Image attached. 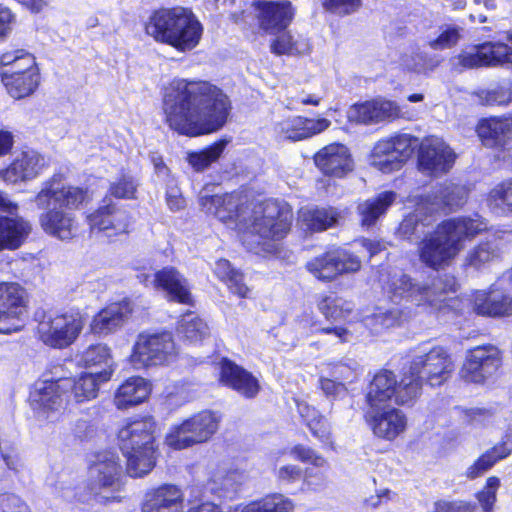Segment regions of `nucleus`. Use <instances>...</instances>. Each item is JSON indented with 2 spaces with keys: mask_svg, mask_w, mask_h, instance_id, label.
<instances>
[{
  "mask_svg": "<svg viewBox=\"0 0 512 512\" xmlns=\"http://www.w3.org/2000/svg\"><path fill=\"white\" fill-rule=\"evenodd\" d=\"M230 109L228 96L207 81L175 80L163 99L168 126L189 137L221 129L228 119Z\"/></svg>",
  "mask_w": 512,
  "mask_h": 512,
  "instance_id": "f257e3e1",
  "label": "nucleus"
},
{
  "mask_svg": "<svg viewBox=\"0 0 512 512\" xmlns=\"http://www.w3.org/2000/svg\"><path fill=\"white\" fill-rule=\"evenodd\" d=\"M87 189L62 182L54 175L44 181L36 194L34 202L44 212L39 216L43 231L61 241L75 238L79 224L73 211L89 201Z\"/></svg>",
  "mask_w": 512,
  "mask_h": 512,
  "instance_id": "f03ea898",
  "label": "nucleus"
},
{
  "mask_svg": "<svg viewBox=\"0 0 512 512\" xmlns=\"http://www.w3.org/2000/svg\"><path fill=\"white\" fill-rule=\"evenodd\" d=\"M486 229L487 223L479 215L475 218L461 217L443 221L419 242V258L435 270L448 266L464 248L466 240Z\"/></svg>",
  "mask_w": 512,
  "mask_h": 512,
  "instance_id": "7ed1b4c3",
  "label": "nucleus"
},
{
  "mask_svg": "<svg viewBox=\"0 0 512 512\" xmlns=\"http://www.w3.org/2000/svg\"><path fill=\"white\" fill-rule=\"evenodd\" d=\"M123 487V469L119 457L111 451L100 452L89 467V482L83 491L70 486L57 487L59 496L67 502L108 504L120 501L118 493Z\"/></svg>",
  "mask_w": 512,
  "mask_h": 512,
  "instance_id": "20e7f679",
  "label": "nucleus"
},
{
  "mask_svg": "<svg viewBox=\"0 0 512 512\" xmlns=\"http://www.w3.org/2000/svg\"><path fill=\"white\" fill-rule=\"evenodd\" d=\"M455 285V279L450 276L416 283L408 275L395 272L389 276L384 289L391 302L404 309L423 306L437 311L444 306L447 293L455 291Z\"/></svg>",
  "mask_w": 512,
  "mask_h": 512,
  "instance_id": "39448f33",
  "label": "nucleus"
},
{
  "mask_svg": "<svg viewBox=\"0 0 512 512\" xmlns=\"http://www.w3.org/2000/svg\"><path fill=\"white\" fill-rule=\"evenodd\" d=\"M156 430L157 424L150 416L128 419L119 429V445L127 459V472L130 476L142 477L155 466Z\"/></svg>",
  "mask_w": 512,
  "mask_h": 512,
  "instance_id": "423d86ee",
  "label": "nucleus"
},
{
  "mask_svg": "<svg viewBox=\"0 0 512 512\" xmlns=\"http://www.w3.org/2000/svg\"><path fill=\"white\" fill-rule=\"evenodd\" d=\"M418 397L417 381L409 379L404 372L398 381L396 375L390 370H381L371 380L366 394L369 408L380 407L382 403L393 401L397 405H405Z\"/></svg>",
  "mask_w": 512,
  "mask_h": 512,
  "instance_id": "0eeeda50",
  "label": "nucleus"
},
{
  "mask_svg": "<svg viewBox=\"0 0 512 512\" xmlns=\"http://www.w3.org/2000/svg\"><path fill=\"white\" fill-rule=\"evenodd\" d=\"M220 418L212 411L204 410L171 427L166 435V444L175 450H182L205 443L217 432Z\"/></svg>",
  "mask_w": 512,
  "mask_h": 512,
  "instance_id": "6e6552de",
  "label": "nucleus"
},
{
  "mask_svg": "<svg viewBox=\"0 0 512 512\" xmlns=\"http://www.w3.org/2000/svg\"><path fill=\"white\" fill-rule=\"evenodd\" d=\"M453 370L454 364L448 351L442 346H435L426 353L416 355L407 374L409 379L417 381L419 396L423 382L432 387L440 386L450 378Z\"/></svg>",
  "mask_w": 512,
  "mask_h": 512,
  "instance_id": "1a4fd4ad",
  "label": "nucleus"
},
{
  "mask_svg": "<svg viewBox=\"0 0 512 512\" xmlns=\"http://www.w3.org/2000/svg\"><path fill=\"white\" fill-rule=\"evenodd\" d=\"M85 318L79 311H68L63 314H49L38 323L39 339L52 348H66L81 333Z\"/></svg>",
  "mask_w": 512,
  "mask_h": 512,
  "instance_id": "9d476101",
  "label": "nucleus"
},
{
  "mask_svg": "<svg viewBox=\"0 0 512 512\" xmlns=\"http://www.w3.org/2000/svg\"><path fill=\"white\" fill-rule=\"evenodd\" d=\"M177 354L178 349L170 332L142 333L137 338L131 357L135 365L149 367L169 364Z\"/></svg>",
  "mask_w": 512,
  "mask_h": 512,
  "instance_id": "9b49d317",
  "label": "nucleus"
},
{
  "mask_svg": "<svg viewBox=\"0 0 512 512\" xmlns=\"http://www.w3.org/2000/svg\"><path fill=\"white\" fill-rule=\"evenodd\" d=\"M456 70L512 66V47L500 41H486L451 58Z\"/></svg>",
  "mask_w": 512,
  "mask_h": 512,
  "instance_id": "f8f14e48",
  "label": "nucleus"
},
{
  "mask_svg": "<svg viewBox=\"0 0 512 512\" xmlns=\"http://www.w3.org/2000/svg\"><path fill=\"white\" fill-rule=\"evenodd\" d=\"M27 291L17 282H0V334L19 332L28 310Z\"/></svg>",
  "mask_w": 512,
  "mask_h": 512,
  "instance_id": "ddd939ff",
  "label": "nucleus"
},
{
  "mask_svg": "<svg viewBox=\"0 0 512 512\" xmlns=\"http://www.w3.org/2000/svg\"><path fill=\"white\" fill-rule=\"evenodd\" d=\"M292 218L287 204L267 201L262 208V215L255 217L251 230L263 240V244L267 241H279L289 232Z\"/></svg>",
  "mask_w": 512,
  "mask_h": 512,
  "instance_id": "4468645a",
  "label": "nucleus"
},
{
  "mask_svg": "<svg viewBox=\"0 0 512 512\" xmlns=\"http://www.w3.org/2000/svg\"><path fill=\"white\" fill-rule=\"evenodd\" d=\"M30 405L39 420H53L69 402L62 390L61 379L38 380L30 392Z\"/></svg>",
  "mask_w": 512,
  "mask_h": 512,
  "instance_id": "2eb2a0df",
  "label": "nucleus"
},
{
  "mask_svg": "<svg viewBox=\"0 0 512 512\" xmlns=\"http://www.w3.org/2000/svg\"><path fill=\"white\" fill-rule=\"evenodd\" d=\"M500 365L501 357L497 347L478 346L468 351L460 376L466 382L484 383L497 372Z\"/></svg>",
  "mask_w": 512,
  "mask_h": 512,
  "instance_id": "dca6fc26",
  "label": "nucleus"
},
{
  "mask_svg": "<svg viewBox=\"0 0 512 512\" xmlns=\"http://www.w3.org/2000/svg\"><path fill=\"white\" fill-rule=\"evenodd\" d=\"M306 267L317 279L331 281L343 273L358 271L361 261L346 250L336 249L315 257Z\"/></svg>",
  "mask_w": 512,
  "mask_h": 512,
  "instance_id": "f3484780",
  "label": "nucleus"
},
{
  "mask_svg": "<svg viewBox=\"0 0 512 512\" xmlns=\"http://www.w3.org/2000/svg\"><path fill=\"white\" fill-rule=\"evenodd\" d=\"M454 151L440 138H424L419 146L418 164L422 172L439 176L447 173L455 162Z\"/></svg>",
  "mask_w": 512,
  "mask_h": 512,
  "instance_id": "a211bd4d",
  "label": "nucleus"
},
{
  "mask_svg": "<svg viewBox=\"0 0 512 512\" xmlns=\"http://www.w3.org/2000/svg\"><path fill=\"white\" fill-rule=\"evenodd\" d=\"M365 419L374 436L386 441H394L403 435L408 427L406 414L395 407L369 408Z\"/></svg>",
  "mask_w": 512,
  "mask_h": 512,
  "instance_id": "6ab92c4d",
  "label": "nucleus"
},
{
  "mask_svg": "<svg viewBox=\"0 0 512 512\" xmlns=\"http://www.w3.org/2000/svg\"><path fill=\"white\" fill-rule=\"evenodd\" d=\"M400 114L398 105L390 100L375 99L352 105L347 111V118L356 124H375L393 119Z\"/></svg>",
  "mask_w": 512,
  "mask_h": 512,
  "instance_id": "aec40b11",
  "label": "nucleus"
},
{
  "mask_svg": "<svg viewBox=\"0 0 512 512\" xmlns=\"http://www.w3.org/2000/svg\"><path fill=\"white\" fill-rule=\"evenodd\" d=\"M259 26L268 34H277L285 30L291 23L294 11L288 1L255 3Z\"/></svg>",
  "mask_w": 512,
  "mask_h": 512,
  "instance_id": "412c9836",
  "label": "nucleus"
},
{
  "mask_svg": "<svg viewBox=\"0 0 512 512\" xmlns=\"http://www.w3.org/2000/svg\"><path fill=\"white\" fill-rule=\"evenodd\" d=\"M87 221L92 232H103L111 237L128 232L130 216L125 210L107 204L89 214Z\"/></svg>",
  "mask_w": 512,
  "mask_h": 512,
  "instance_id": "4be33fe9",
  "label": "nucleus"
},
{
  "mask_svg": "<svg viewBox=\"0 0 512 512\" xmlns=\"http://www.w3.org/2000/svg\"><path fill=\"white\" fill-rule=\"evenodd\" d=\"M330 121L325 118L311 119L293 116L274 125L276 135L285 140L299 141L310 138L326 130Z\"/></svg>",
  "mask_w": 512,
  "mask_h": 512,
  "instance_id": "5701e85b",
  "label": "nucleus"
},
{
  "mask_svg": "<svg viewBox=\"0 0 512 512\" xmlns=\"http://www.w3.org/2000/svg\"><path fill=\"white\" fill-rule=\"evenodd\" d=\"M314 162L324 174L335 177H343L353 169L351 154L340 143H332L319 150Z\"/></svg>",
  "mask_w": 512,
  "mask_h": 512,
  "instance_id": "b1692460",
  "label": "nucleus"
},
{
  "mask_svg": "<svg viewBox=\"0 0 512 512\" xmlns=\"http://www.w3.org/2000/svg\"><path fill=\"white\" fill-rule=\"evenodd\" d=\"M132 312L133 304L130 300L112 303L93 317L90 330L93 334L99 336L114 333L123 326Z\"/></svg>",
  "mask_w": 512,
  "mask_h": 512,
  "instance_id": "393cba45",
  "label": "nucleus"
},
{
  "mask_svg": "<svg viewBox=\"0 0 512 512\" xmlns=\"http://www.w3.org/2000/svg\"><path fill=\"white\" fill-rule=\"evenodd\" d=\"M199 204L203 211L224 223L241 221L238 199L232 194H210L209 188L206 187L200 192Z\"/></svg>",
  "mask_w": 512,
  "mask_h": 512,
  "instance_id": "a878e982",
  "label": "nucleus"
},
{
  "mask_svg": "<svg viewBox=\"0 0 512 512\" xmlns=\"http://www.w3.org/2000/svg\"><path fill=\"white\" fill-rule=\"evenodd\" d=\"M153 287L166 293L171 301L191 304L192 295L187 279L174 267H165L153 276Z\"/></svg>",
  "mask_w": 512,
  "mask_h": 512,
  "instance_id": "bb28decb",
  "label": "nucleus"
},
{
  "mask_svg": "<svg viewBox=\"0 0 512 512\" xmlns=\"http://www.w3.org/2000/svg\"><path fill=\"white\" fill-rule=\"evenodd\" d=\"M202 34L201 22L191 10L184 8L168 45L179 52H187L199 44Z\"/></svg>",
  "mask_w": 512,
  "mask_h": 512,
  "instance_id": "cd10ccee",
  "label": "nucleus"
},
{
  "mask_svg": "<svg viewBox=\"0 0 512 512\" xmlns=\"http://www.w3.org/2000/svg\"><path fill=\"white\" fill-rule=\"evenodd\" d=\"M220 381L246 398L255 397L260 390L258 380L250 372L227 359L221 362Z\"/></svg>",
  "mask_w": 512,
  "mask_h": 512,
  "instance_id": "c85d7f7f",
  "label": "nucleus"
},
{
  "mask_svg": "<svg viewBox=\"0 0 512 512\" xmlns=\"http://www.w3.org/2000/svg\"><path fill=\"white\" fill-rule=\"evenodd\" d=\"M45 167L44 157L35 150L22 151L4 171L3 179L9 183L36 178Z\"/></svg>",
  "mask_w": 512,
  "mask_h": 512,
  "instance_id": "c756f323",
  "label": "nucleus"
},
{
  "mask_svg": "<svg viewBox=\"0 0 512 512\" xmlns=\"http://www.w3.org/2000/svg\"><path fill=\"white\" fill-rule=\"evenodd\" d=\"M183 9V7H174L154 11L145 25L146 33L155 41L168 45L182 16Z\"/></svg>",
  "mask_w": 512,
  "mask_h": 512,
  "instance_id": "7c9ffc66",
  "label": "nucleus"
},
{
  "mask_svg": "<svg viewBox=\"0 0 512 512\" xmlns=\"http://www.w3.org/2000/svg\"><path fill=\"white\" fill-rule=\"evenodd\" d=\"M143 512H182L183 493L179 487L162 485L146 494Z\"/></svg>",
  "mask_w": 512,
  "mask_h": 512,
  "instance_id": "2f4dec72",
  "label": "nucleus"
},
{
  "mask_svg": "<svg viewBox=\"0 0 512 512\" xmlns=\"http://www.w3.org/2000/svg\"><path fill=\"white\" fill-rule=\"evenodd\" d=\"M474 311L482 316L500 317L512 315V297L497 289L477 291L473 300Z\"/></svg>",
  "mask_w": 512,
  "mask_h": 512,
  "instance_id": "473e14b6",
  "label": "nucleus"
},
{
  "mask_svg": "<svg viewBox=\"0 0 512 512\" xmlns=\"http://www.w3.org/2000/svg\"><path fill=\"white\" fill-rule=\"evenodd\" d=\"M80 362L100 381H109L115 371V362L110 348L104 344L89 346L80 357Z\"/></svg>",
  "mask_w": 512,
  "mask_h": 512,
  "instance_id": "72a5a7b5",
  "label": "nucleus"
},
{
  "mask_svg": "<svg viewBox=\"0 0 512 512\" xmlns=\"http://www.w3.org/2000/svg\"><path fill=\"white\" fill-rule=\"evenodd\" d=\"M151 392V384L143 377L126 379L114 394V404L120 409H128L144 402Z\"/></svg>",
  "mask_w": 512,
  "mask_h": 512,
  "instance_id": "f704fd0d",
  "label": "nucleus"
},
{
  "mask_svg": "<svg viewBox=\"0 0 512 512\" xmlns=\"http://www.w3.org/2000/svg\"><path fill=\"white\" fill-rule=\"evenodd\" d=\"M468 195V190L465 186L457 185L451 182H446L440 185L433 195L422 197L427 201L429 213L434 214L443 208L454 209L462 206Z\"/></svg>",
  "mask_w": 512,
  "mask_h": 512,
  "instance_id": "c9c22d12",
  "label": "nucleus"
},
{
  "mask_svg": "<svg viewBox=\"0 0 512 512\" xmlns=\"http://www.w3.org/2000/svg\"><path fill=\"white\" fill-rule=\"evenodd\" d=\"M477 134L487 147H502L512 136V120L502 117L485 118L477 125Z\"/></svg>",
  "mask_w": 512,
  "mask_h": 512,
  "instance_id": "e433bc0d",
  "label": "nucleus"
},
{
  "mask_svg": "<svg viewBox=\"0 0 512 512\" xmlns=\"http://www.w3.org/2000/svg\"><path fill=\"white\" fill-rule=\"evenodd\" d=\"M62 390L66 391L68 400L83 403L97 397L99 386L106 381H100L97 375L90 372L82 373L77 378H60Z\"/></svg>",
  "mask_w": 512,
  "mask_h": 512,
  "instance_id": "4c0bfd02",
  "label": "nucleus"
},
{
  "mask_svg": "<svg viewBox=\"0 0 512 512\" xmlns=\"http://www.w3.org/2000/svg\"><path fill=\"white\" fill-rule=\"evenodd\" d=\"M30 232V223L22 217H0V251L19 248Z\"/></svg>",
  "mask_w": 512,
  "mask_h": 512,
  "instance_id": "58836bf2",
  "label": "nucleus"
},
{
  "mask_svg": "<svg viewBox=\"0 0 512 512\" xmlns=\"http://www.w3.org/2000/svg\"><path fill=\"white\" fill-rule=\"evenodd\" d=\"M244 475L237 469L218 467L211 472L209 490L221 498H232L240 489Z\"/></svg>",
  "mask_w": 512,
  "mask_h": 512,
  "instance_id": "ea45409f",
  "label": "nucleus"
},
{
  "mask_svg": "<svg viewBox=\"0 0 512 512\" xmlns=\"http://www.w3.org/2000/svg\"><path fill=\"white\" fill-rule=\"evenodd\" d=\"M339 214L334 208L303 207L298 212V221L302 228L318 232L334 226Z\"/></svg>",
  "mask_w": 512,
  "mask_h": 512,
  "instance_id": "a19ab883",
  "label": "nucleus"
},
{
  "mask_svg": "<svg viewBox=\"0 0 512 512\" xmlns=\"http://www.w3.org/2000/svg\"><path fill=\"white\" fill-rule=\"evenodd\" d=\"M396 196L395 192L385 191L371 199L361 202L357 207L361 225L364 227L373 226L394 203Z\"/></svg>",
  "mask_w": 512,
  "mask_h": 512,
  "instance_id": "79ce46f5",
  "label": "nucleus"
},
{
  "mask_svg": "<svg viewBox=\"0 0 512 512\" xmlns=\"http://www.w3.org/2000/svg\"><path fill=\"white\" fill-rule=\"evenodd\" d=\"M432 217L433 214L429 213L427 201H424L421 197L414 212L406 216L400 223L399 236L405 239H411L413 236L419 238L421 234H424V228L432 224Z\"/></svg>",
  "mask_w": 512,
  "mask_h": 512,
  "instance_id": "37998d69",
  "label": "nucleus"
},
{
  "mask_svg": "<svg viewBox=\"0 0 512 512\" xmlns=\"http://www.w3.org/2000/svg\"><path fill=\"white\" fill-rule=\"evenodd\" d=\"M298 411L312 435L322 444L333 448V437L329 422L314 407L299 403Z\"/></svg>",
  "mask_w": 512,
  "mask_h": 512,
  "instance_id": "c03bdc74",
  "label": "nucleus"
},
{
  "mask_svg": "<svg viewBox=\"0 0 512 512\" xmlns=\"http://www.w3.org/2000/svg\"><path fill=\"white\" fill-rule=\"evenodd\" d=\"M502 239L496 236L488 238L471 249L466 256V265L480 269L498 259L502 249Z\"/></svg>",
  "mask_w": 512,
  "mask_h": 512,
  "instance_id": "a18cd8bd",
  "label": "nucleus"
},
{
  "mask_svg": "<svg viewBox=\"0 0 512 512\" xmlns=\"http://www.w3.org/2000/svg\"><path fill=\"white\" fill-rule=\"evenodd\" d=\"M177 331L191 344L200 343L210 336L208 324L194 312H187L181 317Z\"/></svg>",
  "mask_w": 512,
  "mask_h": 512,
  "instance_id": "49530a36",
  "label": "nucleus"
},
{
  "mask_svg": "<svg viewBox=\"0 0 512 512\" xmlns=\"http://www.w3.org/2000/svg\"><path fill=\"white\" fill-rule=\"evenodd\" d=\"M486 202L493 214L497 216L512 215V178L491 189Z\"/></svg>",
  "mask_w": 512,
  "mask_h": 512,
  "instance_id": "de8ad7c7",
  "label": "nucleus"
},
{
  "mask_svg": "<svg viewBox=\"0 0 512 512\" xmlns=\"http://www.w3.org/2000/svg\"><path fill=\"white\" fill-rule=\"evenodd\" d=\"M215 275L226 283L229 290L241 298L248 297L250 289L244 283V277L241 272L234 269L226 259H220L214 267Z\"/></svg>",
  "mask_w": 512,
  "mask_h": 512,
  "instance_id": "09e8293b",
  "label": "nucleus"
},
{
  "mask_svg": "<svg viewBox=\"0 0 512 512\" xmlns=\"http://www.w3.org/2000/svg\"><path fill=\"white\" fill-rule=\"evenodd\" d=\"M39 73L28 72L20 76L2 75V82L11 97L21 99L31 95L39 84Z\"/></svg>",
  "mask_w": 512,
  "mask_h": 512,
  "instance_id": "8fccbe9b",
  "label": "nucleus"
},
{
  "mask_svg": "<svg viewBox=\"0 0 512 512\" xmlns=\"http://www.w3.org/2000/svg\"><path fill=\"white\" fill-rule=\"evenodd\" d=\"M271 42V51L276 55L305 54L310 50L309 42L302 36L296 38L289 31H281L276 34Z\"/></svg>",
  "mask_w": 512,
  "mask_h": 512,
  "instance_id": "3c124183",
  "label": "nucleus"
},
{
  "mask_svg": "<svg viewBox=\"0 0 512 512\" xmlns=\"http://www.w3.org/2000/svg\"><path fill=\"white\" fill-rule=\"evenodd\" d=\"M416 142L417 139L409 134H398L378 141L376 143V151L383 153V151L391 150V153H393L402 164L412 155Z\"/></svg>",
  "mask_w": 512,
  "mask_h": 512,
  "instance_id": "603ef678",
  "label": "nucleus"
},
{
  "mask_svg": "<svg viewBox=\"0 0 512 512\" xmlns=\"http://www.w3.org/2000/svg\"><path fill=\"white\" fill-rule=\"evenodd\" d=\"M294 502L283 494H272L245 505L240 512H292Z\"/></svg>",
  "mask_w": 512,
  "mask_h": 512,
  "instance_id": "864d4df0",
  "label": "nucleus"
},
{
  "mask_svg": "<svg viewBox=\"0 0 512 512\" xmlns=\"http://www.w3.org/2000/svg\"><path fill=\"white\" fill-rule=\"evenodd\" d=\"M226 145L227 142L221 140L199 152H190L187 161L195 171H203L220 158Z\"/></svg>",
  "mask_w": 512,
  "mask_h": 512,
  "instance_id": "5fc2aeb1",
  "label": "nucleus"
},
{
  "mask_svg": "<svg viewBox=\"0 0 512 512\" xmlns=\"http://www.w3.org/2000/svg\"><path fill=\"white\" fill-rule=\"evenodd\" d=\"M318 309L328 320L339 321L345 319L353 310L351 302L334 295L322 297Z\"/></svg>",
  "mask_w": 512,
  "mask_h": 512,
  "instance_id": "6e6d98bb",
  "label": "nucleus"
},
{
  "mask_svg": "<svg viewBox=\"0 0 512 512\" xmlns=\"http://www.w3.org/2000/svg\"><path fill=\"white\" fill-rule=\"evenodd\" d=\"M408 314V309H404L403 307L379 311L366 319V325L371 327L374 332H379L380 329L399 325L408 317Z\"/></svg>",
  "mask_w": 512,
  "mask_h": 512,
  "instance_id": "4d7b16f0",
  "label": "nucleus"
},
{
  "mask_svg": "<svg viewBox=\"0 0 512 512\" xmlns=\"http://www.w3.org/2000/svg\"><path fill=\"white\" fill-rule=\"evenodd\" d=\"M463 28L454 24H445L439 27L437 38L429 41V46L434 50L451 48L462 38Z\"/></svg>",
  "mask_w": 512,
  "mask_h": 512,
  "instance_id": "13d9d810",
  "label": "nucleus"
},
{
  "mask_svg": "<svg viewBox=\"0 0 512 512\" xmlns=\"http://www.w3.org/2000/svg\"><path fill=\"white\" fill-rule=\"evenodd\" d=\"M499 487L500 479L491 476L486 480L484 488L476 494V499L483 512H494Z\"/></svg>",
  "mask_w": 512,
  "mask_h": 512,
  "instance_id": "bf43d9fd",
  "label": "nucleus"
},
{
  "mask_svg": "<svg viewBox=\"0 0 512 512\" xmlns=\"http://www.w3.org/2000/svg\"><path fill=\"white\" fill-rule=\"evenodd\" d=\"M439 60L429 57L426 53L421 51L412 52L403 57V65L410 71L417 73H424L434 69L439 65Z\"/></svg>",
  "mask_w": 512,
  "mask_h": 512,
  "instance_id": "052dcab7",
  "label": "nucleus"
},
{
  "mask_svg": "<svg viewBox=\"0 0 512 512\" xmlns=\"http://www.w3.org/2000/svg\"><path fill=\"white\" fill-rule=\"evenodd\" d=\"M273 474L281 487H289L302 480L303 469L296 464H282L275 466Z\"/></svg>",
  "mask_w": 512,
  "mask_h": 512,
  "instance_id": "680f3d73",
  "label": "nucleus"
},
{
  "mask_svg": "<svg viewBox=\"0 0 512 512\" xmlns=\"http://www.w3.org/2000/svg\"><path fill=\"white\" fill-rule=\"evenodd\" d=\"M138 183L134 177L123 174L113 181L109 192L116 198L133 199L137 192Z\"/></svg>",
  "mask_w": 512,
  "mask_h": 512,
  "instance_id": "e2e57ef3",
  "label": "nucleus"
},
{
  "mask_svg": "<svg viewBox=\"0 0 512 512\" xmlns=\"http://www.w3.org/2000/svg\"><path fill=\"white\" fill-rule=\"evenodd\" d=\"M370 163L373 167L383 173H390L399 170L402 166L398 158L391 153V150L383 151V153L377 152L376 144L374 145L370 155Z\"/></svg>",
  "mask_w": 512,
  "mask_h": 512,
  "instance_id": "0e129e2a",
  "label": "nucleus"
},
{
  "mask_svg": "<svg viewBox=\"0 0 512 512\" xmlns=\"http://www.w3.org/2000/svg\"><path fill=\"white\" fill-rule=\"evenodd\" d=\"M290 454L302 463H308L316 468H326V459L311 447L298 444L295 445L291 450Z\"/></svg>",
  "mask_w": 512,
  "mask_h": 512,
  "instance_id": "69168bd1",
  "label": "nucleus"
},
{
  "mask_svg": "<svg viewBox=\"0 0 512 512\" xmlns=\"http://www.w3.org/2000/svg\"><path fill=\"white\" fill-rule=\"evenodd\" d=\"M0 512H31L27 503L12 492L0 493Z\"/></svg>",
  "mask_w": 512,
  "mask_h": 512,
  "instance_id": "338daca9",
  "label": "nucleus"
},
{
  "mask_svg": "<svg viewBox=\"0 0 512 512\" xmlns=\"http://www.w3.org/2000/svg\"><path fill=\"white\" fill-rule=\"evenodd\" d=\"M476 504L464 500H438L433 504V512H475Z\"/></svg>",
  "mask_w": 512,
  "mask_h": 512,
  "instance_id": "774afa93",
  "label": "nucleus"
}]
</instances>
